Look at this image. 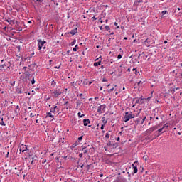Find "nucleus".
Here are the masks:
<instances>
[{"instance_id": "1", "label": "nucleus", "mask_w": 182, "mask_h": 182, "mask_svg": "<svg viewBox=\"0 0 182 182\" xmlns=\"http://www.w3.org/2000/svg\"><path fill=\"white\" fill-rule=\"evenodd\" d=\"M18 150L21 153H24V154H29V149H28V146L24 144L19 145Z\"/></svg>"}, {"instance_id": "2", "label": "nucleus", "mask_w": 182, "mask_h": 182, "mask_svg": "<svg viewBox=\"0 0 182 182\" xmlns=\"http://www.w3.org/2000/svg\"><path fill=\"white\" fill-rule=\"evenodd\" d=\"M131 119H134V114H132V112H125L124 122L125 123H127V122H129V120H130Z\"/></svg>"}, {"instance_id": "3", "label": "nucleus", "mask_w": 182, "mask_h": 182, "mask_svg": "<svg viewBox=\"0 0 182 182\" xmlns=\"http://www.w3.org/2000/svg\"><path fill=\"white\" fill-rule=\"evenodd\" d=\"M50 92H51V96H53V97H58V96H60V95H62L63 93L62 90L60 89L52 90L50 91Z\"/></svg>"}, {"instance_id": "4", "label": "nucleus", "mask_w": 182, "mask_h": 182, "mask_svg": "<svg viewBox=\"0 0 182 182\" xmlns=\"http://www.w3.org/2000/svg\"><path fill=\"white\" fill-rule=\"evenodd\" d=\"M106 112V105H102L100 107H98L97 112L98 113H105Z\"/></svg>"}, {"instance_id": "5", "label": "nucleus", "mask_w": 182, "mask_h": 182, "mask_svg": "<svg viewBox=\"0 0 182 182\" xmlns=\"http://www.w3.org/2000/svg\"><path fill=\"white\" fill-rule=\"evenodd\" d=\"M159 127H160V125H156V126L153 127L152 128L147 129L146 134H150L153 133V132H154V130H157V129H159Z\"/></svg>"}, {"instance_id": "6", "label": "nucleus", "mask_w": 182, "mask_h": 182, "mask_svg": "<svg viewBox=\"0 0 182 182\" xmlns=\"http://www.w3.org/2000/svg\"><path fill=\"white\" fill-rule=\"evenodd\" d=\"M144 120H146V117H144L143 118L139 117L135 120V123L136 124H139V123H141V124H143V123H144Z\"/></svg>"}, {"instance_id": "7", "label": "nucleus", "mask_w": 182, "mask_h": 182, "mask_svg": "<svg viewBox=\"0 0 182 182\" xmlns=\"http://www.w3.org/2000/svg\"><path fill=\"white\" fill-rule=\"evenodd\" d=\"M45 43H46V41L38 40V46L43 47V49H46V47L44 46Z\"/></svg>"}, {"instance_id": "8", "label": "nucleus", "mask_w": 182, "mask_h": 182, "mask_svg": "<svg viewBox=\"0 0 182 182\" xmlns=\"http://www.w3.org/2000/svg\"><path fill=\"white\" fill-rule=\"evenodd\" d=\"M135 103L136 105H143V103H144V98L136 99Z\"/></svg>"}, {"instance_id": "9", "label": "nucleus", "mask_w": 182, "mask_h": 182, "mask_svg": "<svg viewBox=\"0 0 182 182\" xmlns=\"http://www.w3.org/2000/svg\"><path fill=\"white\" fill-rule=\"evenodd\" d=\"M47 117H50V122H53V120H55V118H53V117H55V115L52 114V112H50L48 113Z\"/></svg>"}, {"instance_id": "10", "label": "nucleus", "mask_w": 182, "mask_h": 182, "mask_svg": "<svg viewBox=\"0 0 182 182\" xmlns=\"http://www.w3.org/2000/svg\"><path fill=\"white\" fill-rule=\"evenodd\" d=\"M51 113H55V112H59V108H58V106H53V108H52L50 111Z\"/></svg>"}, {"instance_id": "11", "label": "nucleus", "mask_w": 182, "mask_h": 182, "mask_svg": "<svg viewBox=\"0 0 182 182\" xmlns=\"http://www.w3.org/2000/svg\"><path fill=\"white\" fill-rule=\"evenodd\" d=\"M132 168H133V170H134V174H137V171H138V169H137V166H134V164H132Z\"/></svg>"}, {"instance_id": "12", "label": "nucleus", "mask_w": 182, "mask_h": 182, "mask_svg": "<svg viewBox=\"0 0 182 182\" xmlns=\"http://www.w3.org/2000/svg\"><path fill=\"white\" fill-rule=\"evenodd\" d=\"M84 126H87V124H90V120L89 119H83Z\"/></svg>"}, {"instance_id": "13", "label": "nucleus", "mask_w": 182, "mask_h": 182, "mask_svg": "<svg viewBox=\"0 0 182 182\" xmlns=\"http://www.w3.org/2000/svg\"><path fill=\"white\" fill-rule=\"evenodd\" d=\"M3 66L4 68H6V69H9V68H11V62L4 63Z\"/></svg>"}, {"instance_id": "14", "label": "nucleus", "mask_w": 182, "mask_h": 182, "mask_svg": "<svg viewBox=\"0 0 182 182\" xmlns=\"http://www.w3.org/2000/svg\"><path fill=\"white\" fill-rule=\"evenodd\" d=\"M77 32V28H74L70 31V33L73 36V35H76Z\"/></svg>"}, {"instance_id": "15", "label": "nucleus", "mask_w": 182, "mask_h": 182, "mask_svg": "<svg viewBox=\"0 0 182 182\" xmlns=\"http://www.w3.org/2000/svg\"><path fill=\"white\" fill-rule=\"evenodd\" d=\"M6 22L10 23V25H15V20H11V18H8Z\"/></svg>"}, {"instance_id": "16", "label": "nucleus", "mask_w": 182, "mask_h": 182, "mask_svg": "<svg viewBox=\"0 0 182 182\" xmlns=\"http://www.w3.org/2000/svg\"><path fill=\"white\" fill-rule=\"evenodd\" d=\"M102 65V59H100L98 62L94 63V66H100Z\"/></svg>"}, {"instance_id": "17", "label": "nucleus", "mask_w": 182, "mask_h": 182, "mask_svg": "<svg viewBox=\"0 0 182 182\" xmlns=\"http://www.w3.org/2000/svg\"><path fill=\"white\" fill-rule=\"evenodd\" d=\"M90 149H86V147L82 148V151H83V153L86 154V153H89Z\"/></svg>"}, {"instance_id": "18", "label": "nucleus", "mask_w": 182, "mask_h": 182, "mask_svg": "<svg viewBox=\"0 0 182 182\" xmlns=\"http://www.w3.org/2000/svg\"><path fill=\"white\" fill-rule=\"evenodd\" d=\"M141 3V0H136L134 2V5H136L137 6V5H139V4Z\"/></svg>"}, {"instance_id": "19", "label": "nucleus", "mask_w": 182, "mask_h": 182, "mask_svg": "<svg viewBox=\"0 0 182 182\" xmlns=\"http://www.w3.org/2000/svg\"><path fill=\"white\" fill-rule=\"evenodd\" d=\"M77 49H79V46L76 45L75 48H73V52H77Z\"/></svg>"}, {"instance_id": "20", "label": "nucleus", "mask_w": 182, "mask_h": 182, "mask_svg": "<svg viewBox=\"0 0 182 182\" xmlns=\"http://www.w3.org/2000/svg\"><path fill=\"white\" fill-rule=\"evenodd\" d=\"M51 86H52L53 87H55L56 86V82H55V80H53V81L51 82Z\"/></svg>"}, {"instance_id": "21", "label": "nucleus", "mask_w": 182, "mask_h": 182, "mask_svg": "<svg viewBox=\"0 0 182 182\" xmlns=\"http://www.w3.org/2000/svg\"><path fill=\"white\" fill-rule=\"evenodd\" d=\"M164 129V128H160L158 129L159 136L161 134V132H163Z\"/></svg>"}, {"instance_id": "22", "label": "nucleus", "mask_w": 182, "mask_h": 182, "mask_svg": "<svg viewBox=\"0 0 182 182\" xmlns=\"http://www.w3.org/2000/svg\"><path fill=\"white\" fill-rule=\"evenodd\" d=\"M74 45H76V39H74L73 42H71L70 46H73Z\"/></svg>"}, {"instance_id": "23", "label": "nucleus", "mask_w": 182, "mask_h": 182, "mask_svg": "<svg viewBox=\"0 0 182 182\" xmlns=\"http://www.w3.org/2000/svg\"><path fill=\"white\" fill-rule=\"evenodd\" d=\"M106 123H107V121H105V124L101 126V130H103L105 129V127L106 126Z\"/></svg>"}, {"instance_id": "24", "label": "nucleus", "mask_w": 182, "mask_h": 182, "mask_svg": "<svg viewBox=\"0 0 182 182\" xmlns=\"http://www.w3.org/2000/svg\"><path fill=\"white\" fill-rule=\"evenodd\" d=\"M110 137V134L109 132L105 134V139H109Z\"/></svg>"}, {"instance_id": "25", "label": "nucleus", "mask_w": 182, "mask_h": 182, "mask_svg": "<svg viewBox=\"0 0 182 182\" xmlns=\"http://www.w3.org/2000/svg\"><path fill=\"white\" fill-rule=\"evenodd\" d=\"M1 126H5V122H4V118L1 119V122L0 124Z\"/></svg>"}, {"instance_id": "26", "label": "nucleus", "mask_w": 182, "mask_h": 182, "mask_svg": "<svg viewBox=\"0 0 182 182\" xmlns=\"http://www.w3.org/2000/svg\"><path fill=\"white\" fill-rule=\"evenodd\" d=\"M77 116H78L79 117H83L85 116V114L81 115V113H80V112H78V113H77Z\"/></svg>"}, {"instance_id": "27", "label": "nucleus", "mask_w": 182, "mask_h": 182, "mask_svg": "<svg viewBox=\"0 0 182 182\" xmlns=\"http://www.w3.org/2000/svg\"><path fill=\"white\" fill-rule=\"evenodd\" d=\"M167 127H168V124H165L164 126H163V127L162 128H164V129H167Z\"/></svg>"}, {"instance_id": "28", "label": "nucleus", "mask_w": 182, "mask_h": 182, "mask_svg": "<svg viewBox=\"0 0 182 182\" xmlns=\"http://www.w3.org/2000/svg\"><path fill=\"white\" fill-rule=\"evenodd\" d=\"M35 116H36V114H35L33 113L30 114V117H35Z\"/></svg>"}, {"instance_id": "29", "label": "nucleus", "mask_w": 182, "mask_h": 182, "mask_svg": "<svg viewBox=\"0 0 182 182\" xmlns=\"http://www.w3.org/2000/svg\"><path fill=\"white\" fill-rule=\"evenodd\" d=\"M133 72H134V73H135V75H137V69L134 68Z\"/></svg>"}, {"instance_id": "30", "label": "nucleus", "mask_w": 182, "mask_h": 182, "mask_svg": "<svg viewBox=\"0 0 182 182\" xmlns=\"http://www.w3.org/2000/svg\"><path fill=\"white\" fill-rule=\"evenodd\" d=\"M102 61V56H100L98 58L95 59V62H97V60H100Z\"/></svg>"}, {"instance_id": "31", "label": "nucleus", "mask_w": 182, "mask_h": 182, "mask_svg": "<svg viewBox=\"0 0 182 182\" xmlns=\"http://www.w3.org/2000/svg\"><path fill=\"white\" fill-rule=\"evenodd\" d=\"M105 29H106V31H109L110 30V27L109 26H105Z\"/></svg>"}, {"instance_id": "32", "label": "nucleus", "mask_w": 182, "mask_h": 182, "mask_svg": "<svg viewBox=\"0 0 182 182\" xmlns=\"http://www.w3.org/2000/svg\"><path fill=\"white\" fill-rule=\"evenodd\" d=\"M107 146H108V147H110V146H112V142H108L107 143Z\"/></svg>"}, {"instance_id": "33", "label": "nucleus", "mask_w": 182, "mask_h": 182, "mask_svg": "<svg viewBox=\"0 0 182 182\" xmlns=\"http://www.w3.org/2000/svg\"><path fill=\"white\" fill-rule=\"evenodd\" d=\"M31 84L35 85V78H33L31 80Z\"/></svg>"}, {"instance_id": "34", "label": "nucleus", "mask_w": 182, "mask_h": 182, "mask_svg": "<svg viewBox=\"0 0 182 182\" xmlns=\"http://www.w3.org/2000/svg\"><path fill=\"white\" fill-rule=\"evenodd\" d=\"M79 157H80V159H82V157H83V154H82V153H80V154H79Z\"/></svg>"}, {"instance_id": "35", "label": "nucleus", "mask_w": 182, "mask_h": 182, "mask_svg": "<svg viewBox=\"0 0 182 182\" xmlns=\"http://www.w3.org/2000/svg\"><path fill=\"white\" fill-rule=\"evenodd\" d=\"M166 14H167V11H162V14H163V15H166Z\"/></svg>"}, {"instance_id": "36", "label": "nucleus", "mask_w": 182, "mask_h": 182, "mask_svg": "<svg viewBox=\"0 0 182 182\" xmlns=\"http://www.w3.org/2000/svg\"><path fill=\"white\" fill-rule=\"evenodd\" d=\"M113 90H114V88H111L108 92L110 93V92H113Z\"/></svg>"}, {"instance_id": "37", "label": "nucleus", "mask_w": 182, "mask_h": 182, "mask_svg": "<svg viewBox=\"0 0 182 182\" xmlns=\"http://www.w3.org/2000/svg\"><path fill=\"white\" fill-rule=\"evenodd\" d=\"M144 43H145V45H146V43H149V38H146V39L145 40Z\"/></svg>"}, {"instance_id": "38", "label": "nucleus", "mask_w": 182, "mask_h": 182, "mask_svg": "<svg viewBox=\"0 0 182 182\" xmlns=\"http://www.w3.org/2000/svg\"><path fill=\"white\" fill-rule=\"evenodd\" d=\"M82 139H83V136H79V137H78V140H79V141L82 140Z\"/></svg>"}, {"instance_id": "39", "label": "nucleus", "mask_w": 182, "mask_h": 182, "mask_svg": "<svg viewBox=\"0 0 182 182\" xmlns=\"http://www.w3.org/2000/svg\"><path fill=\"white\" fill-rule=\"evenodd\" d=\"M4 67L3 65H0V70H2V69H4Z\"/></svg>"}, {"instance_id": "40", "label": "nucleus", "mask_w": 182, "mask_h": 182, "mask_svg": "<svg viewBox=\"0 0 182 182\" xmlns=\"http://www.w3.org/2000/svg\"><path fill=\"white\" fill-rule=\"evenodd\" d=\"M143 159H144V160L147 161V156H143Z\"/></svg>"}, {"instance_id": "41", "label": "nucleus", "mask_w": 182, "mask_h": 182, "mask_svg": "<svg viewBox=\"0 0 182 182\" xmlns=\"http://www.w3.org/2000/svg\"><path fill=\"white\" fill-rule=\"evenodd\" d=\"M122 58V55H120V54H119L118 55H117V59H120Z\"/></svg>"}, {"instance_id": "42", "label": "nucleus", "mask_w": 182, "mask_h": 182, "mask_svg": "<svg viewBox=\"0 0 182 182\" xmlns=\"http://www.w3.org/2000/svg\"><path fill=\"white\" fill-rule=\"evenodd\" d=\"M87 170L90 169V164L87 166Z\"/></svg>"}, {"instance_id": "43", "label": "nucleus", "mask_w": 182, "mask_h": 182, "mask_svg": "<svg viewBox=\"0 0 182 182\" xmlns=\"http://www.w3.org/2000/svg\"><path fill=\"white\" fill-rule=\"evenodd\" d=\"M42 48H43V47L38 46V50H41L42 49Z\"/></svg>"}, {"instance_id": "44", "label": "nucleus", "mask_w": 182, "mask_h": 182, "mask_svg": "<svg viewBox=\"0 0 182 182\" xmlns=\"http://www.w3.org/2000/svg\"><path fill=\"white\" fill-rule=\"evenodd\" d=\"M138 85H143V82H142L141 81H139V82H138Z\"/></svg>"}, {"instance_id": "45", "label": "nucleus", "mask_w": 182, "mask_h": 182, "mask_svg": "<svg viewBox=\"0 0 182 182\" xmlns=\"http://www.w3.org/2000/svg\"><path fill=\"white\" fill-rule=\"evenodd\" d=\"M39 4L41 5V3L43 2V0H38Z\"/></svg>"}, {"instance_id": "46", "label": "nucleus", "mask_w": 182, "mask_h": 182, "mask_svg": "<svg viewBox=\"0 0 182 182\" xmlns=\"http://www.w3.org/2000/svg\"><path fill=\"white\" fill-rule=\"evenodd\" d=\"M92 19H93L94 21H96V19H97L96 17H95V16H93L92 18Z\"/></svg>"}, {"instance_id": "47", "label": "nucleus", "mask_w": 182, "mask_h": 182, "mask_svg": "<svg viewBox=\"0 0 182 182\" xmlns=\"http://www.w3.org/2000/svg\"><path fill=\"white\" fill-rule=\"evenodd\" d=\"M119 93H120V91L116 92H115L116 96H117V95H119Z\"/></svg>"}, {"instance_id": "48", "label": "nucleus", "mask_w": 182, "mask_h": 182, "mask_svg": "<svg viewBox=\"0 0 182 182\" xmlns=\"http://www.w3.org/2000/svg\"><path fill=\"white\" fill-rule=\"evenodd\" d=\"M117 141H120V137H117Z\"/></svg>"}, {"instance_id": "49", "label": "nucleus", "mask_w": 182, "mask_h": 182, "mask_svg": "<svg viewBox=\"0 0 182 182\" xmlns=\"http://www.w3.org/2000/svg\"><path fill=\"white\" fill-rule=\"evenodd\" d=\"M102 82H107L106 78H103Z\"/></svg>"}, {"instance_id": "50", "label": "nucleus", "mask_w": 182, "mask_h": 182, "mask_svg": "<svg viewBox=\"0 0 182 182\" xmlns=\"http://www.w3.org/2000/svg\"><path fill=\"white\" fill-rule=\"evenodd\" d=\"M60 68V66L59 67H58V66L55 67V69H59Z\"/></svg>"}, {"instance_id": "51", "label": "nucleus", "mask_w": 182, "mask_h": 182, "mask_svg": "<svg viewBox=\"0 0 182 182\" xmlns=\"http://www.w3.org/2000/svg\"><path fill=\"white\" fill-rule=\"evenodd\" d=\"M85 166L84 164L81 165V166H80V168H83V166Z\"/></svg>"}, {"instance_id": "52", "label": "nucleus", "mask_w": 182, "mask_h": 182, "mask_svg": "<svg viewBox=\"0 0 182 182\" xmlns=\"http://www.w3.org/2000/svg\"><path fill=\"white\" fill-rule=\"evenodd\" d=\"M100 22L101 23H103V21H102V19H100Z\"/></svg>"}, {"instance_id": "53", "label": "nucleus", "mask_w": 182, "mask_h": 182, "mask_svg": "<svg viewBox=\"0 0 182 182\" xmlns=\"http://www.w3.org/2000/svg\"><path fill=\"white\" fill-rule=\"evenodd\" d=\"M100 90H103V87H101L100 88Z\"/></svg>"}, {"instance_id": "54", "label": "nucleus", "mask_w": 182, "mask_h": 182, "mask_svg": "<svg viewBox=\"0 0 182 182\" xmlns=\"http://www.w3.org/2000/svg\"><path fill=\"white\" fill-rule=\"evenodd\" d=\"M34 2H38L39 0H33Z\"/></svg>"}, {"instance_id": "55", "label": "nucleus", "mask_w": 182, "mask_h": 182, "mask_svg": "<svg viewBox=\"0 0 182 182\" xmlns=\"http://www.w3.org/2000/svg\"><path fill=\"white\" fill-rule=\"evenodd\" d=\"M178 134L179 136H181V132H178Z\"/></svg>"}, {"instance_id": "56", "label": "nucleus", "mask_w": 182, "mask_h": 182, "mask_svg": "<svg viewBox=\"0 0 182 182\" xmlns=\"http://www.w3.org/2000/svg\"><path fill=\"white\" fill-rule=\"evenodd\" d=\"M164 43H165V44L167 43V41H164Z\"/></svg>"}, {"instance_id": "57", "label": "nucleus", "mask_w": 182, "mask_h": 182, "mask_svg": "<svg viewBox=\"0 0 182 182\" xmlns=\"http://www.w3.org/2000/svg\"><path fill=\"white\" fill-rule=\"evenodd\" d=\"M4 31H6V27H4L3 28Z\"/></svg>"}, {"instance_id": "58", "label": "nucleus", "mask_w": 182, "mask_h": 182, "mask_svg": "<svg viewBox=\"0 0 182 182\" xmlns=\"http://www.w3.org/2000/svg\"><path fill=\"white\" fill-rule=\"evenodd\" d=\"M28 23H32V21H28Z\"/></svg>"}, {"instance_id": "59", "label": "nucleus", "mask_w": 182, "mask_h": 182, "mask_svg": "<svg viewBox=\"0 0 182 182\" xmlns=\"http://www.w3.org/2000/svg\"><path fill=\"white\" fill-rule=\"evenodd\" d=\"M114 25H115V26H117V23L115 22V23H114Z\"/></svg>"}, {"instance_id": "60", "label": "nucleus", "mask_w": 182, "mask_h": 182, "mask_svg": "<svg viewBox=\"0 0 182 182\" xmlns=\"http://www.w3.org/2000/svg\"><path fill=\"white\" fill-rule=\"evenodd\" d=\"M125 41H127V37H124V38Z\"/></svg>"}, {"instance_id": "61", "label": "nucleus", "mask_w": 182, "mask_h": 182, "mask_svg": "<svg viewBox=\"0 0 182 182\" xmlns=\"http://www.w3.org/2000/svg\"><path fill=\"white\" fill-rule=\"evenodd\" d=\"M8 156H9V152L7 153V155L6 157H8Z\"/></svg>"}, {"instance_id": "62", "label": "nucleus", "mask_w": 182, "mask_h": 182, "mask_svg": "<svg viewBox=\"0 0 182 182\" xmlns=\"http://www.w3.org/2000/svg\"><path fill=\"white\" fill-rule=\"evenodd\" d=\"M16 109H19V105H17V106H16Z\"/></svg>"}, {"instance_id": "63", "label": "nucleus", "mask_w": 182, "mask_h": 182, "mask_svg": "<svg viewBox=\"0 0 182 182\" xmlns=\"http://www.w3.org/2000/svg\"><path fill=\"white\" fill-rule=\"evenodd\" d=\"M38 122H39V120H38V119H36V123H38Z\"/></svg>"}, {"instance_id": "64", "label": "nucleus", "mask_w": 182, "mask_h": 182, "mask_svg": "<svg viewBox=\"0 0 182 182\" xmlns=\"http://www.w3.org/2000/svg\"><path fill=\"white\" fill-rule=\"evenodd\" d=\"M83 95V94H80V96H82Z\"/></svg>"}]
</instances>
